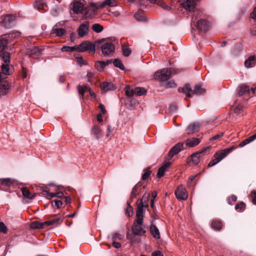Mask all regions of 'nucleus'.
<instances>
[{"label": "nucleus", "instance_id": "nucleus-13", "mask_svg": "<svg viewBox=\"0 0 256 256\" xmlns=\"http://www.w3.org/2000/svg\"><path fill=\"white\" fill-rule=\"evenodd\" d=\"M199 0H180V2L182 6L189 11H192L196 7V3Z\"/></svg>", "mask_w": 256, "mask_h": 256}, {"label": "nucleus", "instance_id": "nucleus-1", "mask_svg": "<svg viewBox=\"0 0 256 256\" xmlns=\"http://www.w3.org/2000/svg\"><path fill=\"white\" fill-rule=\"evenodd\" d=\"M150 194H144L142 198L137 202V208L136 210V218L143 220L144 216L146 209L148 206V202Z\"/></svg>", "mask_w": 256, "mask_h": 256}, {"label": "nucleus", "instance_id": "nucleus-8", "mask_svg": "<svg viewBox=\"0 0 256 256\" xmlns=\"http://www.w3.org/2000/svg\"><path fill=\"white\" fill-rule=\"evenodd\" d=\"M4 64L1 66V70L2 74L10 75L12 73V71L10 68V56L6 54L3 58H2Z\"/></svg>", "mask_w": 256, "mask_h": 256}, {"label": "nucleus", "instance_id": "nucleus-3", "mask_svg": "<svg viewBox=\"0 0 256 256\" xmlns=\"http://www.w3.org/2000/svg\"><path fill=\"white\" fill-rule=\"evenodd\" d=\"M143 220L136 218L132 227V232L134 234L137 236H143L146 231L143 228Z\"/></svg>", "mask_w": 256, "mask_h": 256}, {"label": "nucleus", "instance_id": "nucleus-2", "mask_svg": "<svg viewBox=\"0 0 256 256\" xmlns=\"http://www.w3.org/2000/svg\"><path fill=\"white\" fill-rule=\"evenodd\" d=\"M236 148L232 146L230 148H226L224 150H220L216 152L214 154V159L212 160L208 164V166L211 167L215 166L220 162L225 157H226L230 153L234 150Z\"/></svg>", "mask_w": 256, "mask_h": 256}, {"label": "nucleus", "instance_id": "nucleus-52", "mask_svg": "<svg viewBox=\"0 0 256 256\" xmlns=\"http://www.w3.org/2000/svg\"><path fill=\"white\" fill-rule=\"evenodd\" d=\"M152 171L150 170V168L146 169V172L142 176V179L143 180H146L151 174Z\"/></svg>", "mask_w": 256, "mask_h": 256}, {"label": "nucleus", "instance_id": "nucleus-33", "mask_svg": "<svg viewBox=\"0 0 256 256\" xmlns=\"http://www.w3.org/2000/svg\"><path fill=\"white\" fill-rule=\"evenodd\" d=\"M255 139H256V134H254V135L250 136L248 138L244 140L242 142H241L239 146L240 147H243V146H245L247 144H248L250 143V142H252Z\"/></svg>", "mask_w": 256, "mask_h": 256}, {"label": "nucleus", "instance_id": "nucleus-22", "mask_svg": "<svg viewBox=\"0 0 256 256\" xmlns=\"http://www.w3.org/2000/svg\"><path fill=\"white\" fill-rule=\"evenodd\" d=\"M21 191L23 196L28 200H32L36 196V193H30L29 190L28 189V188L26 187L22 188H21Z\"/></svg>", "mask_w": 256, "mask_h": 256}, {"label": "nucleus", "instance_id": "nucleus-62", "mask_svg": "<svg viewBox=\"0 0 256 256\" xmlns=\"http://www.w3.org/2000/svg\"><path fill=\"white\" fill-rule=\"evenodd\" d=\"M152 256H163V254L160 251L156 250L152 254Z\"/></svg>", "mask_w": 256, "mask_h": 256}, {"label": "nucleus", "instance_id": "nucleus-11", "mask_svg": "<svg viewBox=\"0 0 256 256\" xmlns=\"http://www.w3.org/2000/svg\"><path fill=\"white\" fill-rule=\"evenodd\" d=\"M106 6H117V4L115 0H105L101 3L92 4L90 6L93 8L94 9L98 10L99 8H102Z\"/></svg>", "mask_w": 256, "mask_h": 256}, {"label": "nucleus", "instance_id": "nucleus-64", "mask_svg": "<svg viewBox=\"0 0 256 256\" xmlns=\"http://www.w3.org/2000/svg\"><path fill=\"white\" fill-rule=\"evenodd\" d=\"M250 16L252 18L256 20V7L254 9V10L251 13Z\"/></svg>", "mask_w": 256, "mask_h": 256}, {"label": "nucleus", "instance_id": "nucleus-59", "mask_svg": "<svg viewBox=\"0 0 256 256\" xmlns=\"http://www.w3.org/2000/svg\"><path fill=\"white\" fill-rule=\"evenodd\" d=\"M224 134L223 132H219L218 134L214 136L211 138L210 140H216L218 138H220V137H222L223 136Z\"/></svg>", "mask_w": 256, "mask_h": 256}, {"label": "nucleus", "instance_id": "nucleus-19", "mask_svg": "<svg viewBox=\"0 0 256 256\" xmlns=\"http://www.w3.org/2000/svg\"><path fill=\"white\" fill-rule=\"evenodd\" d=\"M196 28L200 30H206L208 28V22L205 20H200L196 22Z\"/></svg>", "mask_w": 256, "mask_h": 256}, {"label": "nucleus", "instance_id": "nucleus-40", "mask_svg": "<svg viewBox=\"0 0 256 256\" xmlns=\"http://www.w3.org/2000/svg\"><path fill=\"white\" fill-rule=\"evenodd\" d=\"M114 65L117 68H120L122 70L124 69V66L122 63V62L119 59H114L113 62Z\"/></svg>", "mask_w": 256, "mask_h": 256}, {"label": "nucleus", "instance_id": "nucleus-39", "mask_svg": "<svg viewBox=\"0 0 256 256\" xmlns=\"http://www.w3.org/2000/svg\"><path fill=\"white\" fill-rule=\"evenodd\" d=\"M88 88H89L88 86H86L78 85V93L82 96H84V92L88 90Z\"/></svg>", "mask_w": 256, "mask_h": 256}, {"label": "nucleus", "instance_id": "nucleus-7", "mask_svg": "<svg viewBox=\"0 0 256 256\" xmlns=\"http://www.w3.org/2000/svg\"><path fill=\"white\" fill-rule=\"evenodd\" d=\"M95 46L89 42H84L76 47V50L78 52L88 51L90 53H94L95 52Z\"/></svg>", "mask_w": 256, "mask_h": 256}, {"label": "nucleus", "instance_id": "nucleus-14", "mask_svg": "<svg viewBox=\"0 0 256 256\" xmlns=\"http://www.w3.org/2000/svg\"><path fill=\"white\" fill-rule=\"evenodd\" d=\"M184 147L183 142H178L173 146L169 151L168 156L170 158H172L174 155L178 154L180 152Z\"/></svg>", "mask_w": 256, "mask_h": 256}, {"label": "nucleus", "instance_id": "nucleus-5", "mask_svg": "<svg viewBox=\"0 0 256 256\" xmlns=\"http://www.w3.org/2000/svg\"><path fill=\"white\" fill-rule=\"evenodd\" d=\"M86 2L84 0H74L72 4V10L75 14H82L85 10L87 13V8H84Z\"/></svg>", "mask_w": 256, "mask_h": 256}, {"label": "nucleus", "instance_id": "nucleus-25", "mask_svg": "<svg viewBox=\"0 0 256 256\" xmlns=\"http://www.w3.org/2000/svg\"><path fill=\"white\" fill-rule=\"evenodd\" d=\"M200 142V140L198 138H192L188 139L186 142V144L189 147H194L198 145Z\"/></svg>", "mask_w": 256, "mask_h": 256}, {"label": "nucleus", "instance_id": "nucleus-31", "mask_svg": "<svg viewBox=\"0 0 256 256\" xmlns=\"http://www.w3.org/2000/svg\"><path fill=\"white\" fill-rule=\"evenodd\" d=\"M255 139H256V134H254V135L250 136L248 138L244 140L242 142H241L239 146L240 147H243V146H245L247 144H248L250 143V142H252Z\"/></svg>", "mask_w": 256, "mask_h": 256}, {"label": "nucleus", "instance_id": "nucleus-12", "mask_svg": "<svg viewBox=\"0 0 256 256\" xmlns=\"http://www.w3.org/2000/svg\"><path fill=\"white\" fill-rule=\"evenodd\" d=\"M176 196L179 200H186L188 197L186 190L182 186H179L175 191Z\"/></svg>", "mask_w": 256, "mask_h": 256}, {"label": "nucleus", "instance_id": "nucleus-28", "mask_svg": "<svg viewBox=\"0 0 256 256\" xmlns=\"http://www.w3.org/2000/svg\"><path fill=\"white\" fill-rule=\"evenodd\" d=\"M150 232L153 237L156 239L160 238L159 230L155 225L152 224L150 226Z\"/></svg>", "mask_w": 256, "mask_h": 256}, {"label": "nucleus", "instance_id": "nucleus-15", "mask_svg": "<svg viewBox=\"0 0 256 256\" xmlns=\"http://www.w3.org/2000/svg\"><path fill=\"white\" fill-rule=\"evenodd\" d=\"M210 150V147H206L204 148L202 150L196 152L192 155V160L194 164L196 165L198 164L200 160V154H202L203 152H207Z\"/></svg>", "mask_w": 256, "mask_h": 256}, {"label": "nucleus", "instance_id": "nucleus-50", "mask_svg": "<svg viewBox=\"0 0 256 256\" xmlns=\"http://www.w3.org/2000/svg\"><path fill=\"white\" fill-rule=\"evenodd\" d=\"M245 204L244 202H240L235 206V209L238 211L240 212L245 208Z\"/></svg>", "mask_w": 256, "mask_h": 256}, {"label": "nucleus", "instance_id": "nucleus-36", "mask_svg": "<svg viewBox=\"0 0 256 256\" xmlns=\"http://www.w3.org/2000/svg\"><path fill=\"white\" fill-rule=\"evenodd\" d=\"M212 228L216 230H220L222 228V223L218 220L214 221L211 224Z\"/></svg>", "mask_w": 256, "mask_h": 256}, {"label": "nucleus", "instance_id": "nucleus-45", "mask_svg": "<svg viewBox=\"0 0 256 256\" xmlns=\"http://www.w3.org/2000/svg\"><path fill=\"white\" fill-rule=\"evenodd\" d=\"M126 94L128 96L131 97L134 94V90L131 89L129 86H126Z\"/></svg>", "mask_w": 256, "mask_h": 256}, {"label": "nucleus", "instance_id": "nucleus-26", "mask_svg": "<svg viewBox=\"0 0 256 256\" xmlns=\"http://www.w3.org/2000/svg\"><path fill=\"white\" fill-rule=\"evenodd\" d=\"M200 124L198 122L190 124L187 128V133L188 134H192L199 130Z\"/></svg>", "mask_w": 256, "mask_h": 256}, {"label": "nucleus", "instance_id": "nucleus-41", "mask_svg": "<svg viewBox=\"0 0 256 256\" xmlns=\"http://www.w3.org/2000/svg\"><path fill=\"white\" fill-rule=\"evenodd\" d=\"M122 51L124 56H128L131 54V50L128 46L124 45L122 46Z\"/></svg>", "mask_w": 256, "mask_h": 256}, {"label": "nucleus", "instance_id": "nucleus-46", "mask_svg": "<svg viewBox=\"0 0 256 256\" xmlns=\"http://www.w3.org/2000/svg\"><path fill=\"white\" fill-rule=\"evenodd\" d=\"M77 46H64L62 48V52H73L74 50H76Z\"/></svg>", "mask_w": 256, "mask_h": 256}, {"label": "nucleus", "instance_id": "nucleus-47", "mask_svg": "<svg viewBox=\"0 0 256 256\" xmlns=\"http://www.w3.org/2000/svg\"><path fill=\"white\" fill-rule=\"evenodd\" d=\"M44 226H46V224L44 222H34L32 224V228H44Z\"/></svg>", "mask_w": 256, "mask_h": 256}, {"label": "nucleus", "instance_id": "nucleus-21", "mask_svg": "<svg viewBox=\"0 0 256 256\" xmlns=\"http://www.w3.org/2000/svg\"><path fill=\"white\" fill-rule=\"evenodd\" d=\"M256 63V58L254 56H250L244 62V66L246 68L254 66Z\"/></svg>", "mask_w": 256, "mask_h": 256}, {"label": "nucleus", "instance_id": "nucleus-56", "mask_svg": "<svg viewBox=\"0 0 256 256\" xmlns=\"http://www.w3.org/2000/svg\"><path fill=\"white\" fill-rule=\"evenodd\" d=\"M231 200L234 202H236L237 200V197L234 195H232V196L230 198H227L228 203L230 205L232 204Z\"/></svg>", "mask_w": 256, "mask_h": 256}, {"label": "nucleus", "instance_id": "nucleus-18", "mask_svg": "<svg viewBox=\"0 0 256 256\" xmlns=\"http://www.w3.org/2000/svg\"><path fill=\"white\" fill-rule=\"evenodd\" d=\"M42 50L38 48V46H34L29 48L27 51V54L32 57H34L38 56L40 54Z\"/></svg>", "mask_w": 256, "mask_h": 256}, {"label": "nucleus", "instance_id": "nucleus-27", "mask_svg": "<svg viewBox=\"0 0 256 256\" xmlns=\"http://www.w3.org/2000/svg\"><path fill=\"white\" fill-rule=\"evenodd\" d=\"M63 218L61 216H58L54 218L45 222H44L46 226H49L50 225H56L61 224L62 222Z\"/></svg>", "mask_w": 256, "mask_h": 256}, {"label": "nucleus", "instance_id": "nucleus-55", "mask_svg": "<svg viewBox=\"0 0 256 256\" xmlns=\"http://www.w3.org/2000/svg\"><path fill=\"white\" fill-rule=\"evenodd\" d=\"M250 196L252 199V203L256 205V191L252 190L250 193Z\"/></svg>", "mask_w": 256, "mask_h": 256}, {"label": "nucleus", "instance_id": "nucleus-37", "mask_svg": "<svg viewBox=\"0 0 256 256\" xmlns=\"http://www.w3.org/2000/svg\"><path fill=\"white\" fill-rule=\"evenodd\" d=\"M134 94L137 96H142L146 94L145 88L140 87H137L134 89Z\"/></svg>", "mask_w": 256, "mask_h": 256}, {"label": "nucleus", "instance_id": "nucleus-32", "mask_svg": "<svg viewBox=\"0 0 256 256\" xmlns=\"http://www.w3.org/2000/svg\"><path fill=\"white\" fill-rule=\"evenodd\" d=\"M255 139H256V134H254V135L250 136L248 138L244 140L242 142H241L239 146L240 147H243V146H245L247 144H248L250 143V142H252Z\"/></svg>", "mask_w": 256, "mask_h": 256}, {"label": "nucleus", "instance_id": "nucleus-29", "mask_svg": "<svg viewBox=\"0 0 256 256\" xmlns=\"http://www.w3.org/2000/svg\"><path fill=\"white\" fill-rule=\"evenodd\" d=\"M134 18L138 22H144L146 21V17L143 15L142 12L140 10L134 15Z\"/></svg>", "mask_w": 256, "mask_h": 256}, {"label": "nucleus", "instance_id": "nucleus-17", "mask_svg": "<svg viewBox=\"0 0 256 256\" xmlns=\"http://www.w3.org/2000/svg\"><path fill=\"white\" fill-rule=\"evenodd\" d=\"M100 88L102 93L116 89L114 86L111 82H103L100 84Z\"/></svg>", "mask_w": 256, "mask_h": 256}, {"label": "nucleus", "instance_id": "nucleus-44", "mask_svg": "<svg viewBox=\"0 0 256 256\" xmlns=\"http://www.w3.org/2000/svg\"><path fill=\"white\" fill-rule=\"evenodd\" d=\"M1 184L6 186H10L13 184V180L10 178L1 180Z\"/></svg>", "mask_w": 256, "mask_h": 256}, {"label": "nucleus", "instance_id": "nucleus-20", "mask_svg": "<svg viewBox=\"0 0 256 256\" xmlns=\"http://www.w3.org/2000/svg\"><path fill=\"white\" fill-rule=\"evenodd\" d=\"M10 88V84L7 81L0 82V94L5 95Z\"/></svg>", "mask_w": 256, "mask_h": 256}, {"label": "nucleus", "instance_id": "nucleus-63", "mask_svg": "<svg viewBox=\"0 0 256 256\" xmlns=\"http://www.w3.org/2000/svg\"><path fill=\"white\" fill-rule=\"evenodd\" d=\"M99 106L102 112L101 114H104L106 112L104 106L103 104H100Z\"/></svg>", "mask_w": 256, "mask_h": 256}, {"label": "nucleus", "instance_id": "nucleus-38", "mask_svg": "<svg viewBox=\"0 0 256 256\" xmlns=\"http://www.w3.org/2000/svg\"><path fill=\"white\" fill-rule=\"evenodd\" d=\"M249 87L246 85H242L239 88L238 93L240 95H243L249 92Z\"/></svg>", "mask_w": 256, "mask_h": 256}, {"label": "nucleus", "instance_id": "nucleus-23", "mask_svg": "<svg viewBox=\"0 0 256 256\" xmlns=\"http://www.w3.org/2000/svg\"><path fill=\"white\" fill-rule=\"evenodd\" d=\"M171 163L170 162H166L158 170L156 176L158 178H160L164 176L166 169L169 167Z\"/></svg>", "mask_w": 256, "mask_h": 256}, {"label": "nucleus", "instance_id": "nucleus-61", "mask_svg": "<svg viewBox=\"0 0 256 256\" xmlns=\"http://www.w3.org/2000/svg\"><path fill=\"white\" fill-rule=\"evenodd\" d=\"M94 76V73L91 71H88L86 78L88 79V81L90 80V79L92 78Z\"/></svg>", "mask_w": 256, "mask_h": 256}, {"label": "nucleus", "instance_id": "nucleus-35", "mask_svg": "<svg viewBox=\"0 0 256 256\" xmlns=\"http://www.w3.org/2000/svg\"><path fill=\"white\" fill-rule=\"evenodd\" d=\"M108 62H97L96 64H95V67L96 68L100 70V71H101L102 70H103V69L104 68L108 65Z\"/></svg>", "mask_w": 256, "mask_h": 256}, {"label": "nucleus", "instance_id": "nucleus-57", "mask_svg": "<svg viewBox=\"0 0 256 256\" xmlns=\"http://www.w3.org/2000/svg\"><path fill=\"white\" fill-rule=\"evenodd\" d=\"M176 84H175L173 80H170V82H168L166 84V88H172V87H176Z\"/></svg>", "mask_w": 256, "mask_h": 256}, {"label": "nucleus", "instance_id": "nucleus-16", "mask_svg": "<svg viewBox=\"0 0 256 256\" xmlns=\"http://www.w3.org/2000/svg\"><path fill=\"white\" fill-rule=\"evenodd\" d=\"M88 22L85 21L80 26L78 31L80 36L82 37L88 34Z\"/></svg>", "mask_w": 256, "mask_h": 256}, {"label": "nucleus", "instance_id": "nucleus-24", "mask_svg": "<svg viewBox=\"0 0 256 256\" xmlns=\"http://www.w3.org/2000/svg\"><path fill=\"white\" fill-rule=\"evenodd\" d=\"M178 91L186 94L188 97H191L192 94V90L188 84L185 85L183 88H178Z\"/></svg>", "mask_w": 256, "mask_h": 256}, {"label": "nucleus", "instance_id": "nucleus-54", "mask_svg": "<svg viewBox=\"0 0 256 256\" xmlns=\"http://www.w3.org/2000/svg\"><path fill=\"white\" fill-rule=\"evenodd\" d=\"M7 228L3 222H0V232L6 234L7 232Z\"/></svg>", "mask_w": 256, "mask_h": 256}, {"label": "nucleus", "instance_id": "nucleus-10", "mask_svg": "<svg viewBox=\"0 0 256 256\" xmlns=\"http://www.w3.org/2000/svg\"><path fill=\"white\" fill-rule=\"evenodd\" d=\"M16 18V16L14 14L6 15L3 18L2 24L3 26L9 28L14 25Z\"/></svg>", "mask_w": 256, "mask_h": 256}, {"label": "nucleus", "instance_id": "nucleus-42", "mask_svg": "<svg viewBox=\"0 0 256 256\" xmlns=\"http://www.w3.org/2000/svg\"><path fill=\"white\" fill-rule=\"evenodd\" d=\"M204 92V90L202 88L201 86L196 85L194 87V91H192V94H200Z\"/></svg>", "mask_w": 256, "mask_h": 256}, {"label": "nucleus", "instance_id": "nucleus-51", "mask_svg": "<svg viewBox=\"0 0 256 256\" xmlns=\"http://www.w3.org/2000/svg\"><path fill=\"white\" fill-rule=\"evenodd\" d=\"M52 205L53 206H55L58 208H60L62 206V202L60 200H54L52 202Z\"/></svg>", "mask_w": 256, "mask_h": 256}, {"label": "nucleus", "instance_id": "nucleus-4", "mask_svg": "<svg viewBox=\"0 0 256 256\" xmlns=\"http://www.w3.org/2000/svg\"><path fill=\"white\" fill-rule=\"evenodd\" d=\"M172 72L166 68L157 71L154 74L155 79L161 82L168 80L170 77Z\"/></svg>", "mask_w": 256, "mask_h": 256}, {"label": "nucleus", "instance_id": "nucleus-49", "mask_svg": "<svg viewBox=\"0 0 256 256\" xmlns=\"http://www.w3.org/2000/svg\"><path fill=\"white\" fill-rule=\"evenodd\" d=\"M126 212L128 216L130 217V216H132V215L133 208H132V206L130 205V203H128V206L126 207Z\"/></svg>", "mask_w": 256, "mask_h": 256}, {"label": "nucleus", "instance_id": "nucleus-43", "mask_svg": "<svg viewBox=\"0 0 256 256\" xmlns=\"http://www.w3.org/2000/svg\"><path fill=\"white\" fill-rule=\"evenodd\" d=\"M92 29L96 32L99 33L103 30V27L98 24H94L92 26Z\"/></svg>", "mask_w": 256, "mask_h": 256}, {"label": "nucleus", "instance_id": "nucleus-60", "mask_svg": "<svg viewBox=\"0 0 256 256\" xmlns=\"http://www.w3.org/2000/svg\"><path fill=\"white\" fill-rule=\"evenodd\" d=\"M160 6H162L164 10H169L170 9V7L166 5V4L162 0V3L160 2V4H158Z\"/></svg>", "mask_w": 256, "mask_h": 256}, {"label": "nucleus", "instance_id": "nucleus-48", "mask_svg": "<svg viewBox=\"0 0 256 256\" xmlns=\"http://www.w3.org/2000/svg\"><path fill=\"white\" fill-rule=\"evenodd\" d=\"M112 236L114 240H121L124 237V234H120L118 232H115L112 234Z\"/></svg>", "mask_w": 256, "mask_h": 256}, {"label": "nucleus", "instance_id": "nucleus-6", "mask_svg": "<svg viewBox=\"0 0 256 256\" xmlns=\"http://www.w3.org/2000/svg\"><path fill=\"white\" fill-rule=\"evenodd\" d=\"M101 48L102 54L104 56H108L114 52L115 46L112 43L106 42L102 44Z\"/></svg>", "mask_w": 256, "mask_h": 256}, {"label": "nucleus", "instance_id": "nucleus-53", "mask_svg": "<svg viewBox=\"0 0 256 256\" xmlns=\"http://www.w3.org/2000/svg\"><path fill=\"white\" fill-rule=\"evenodd\" d=\"M137 195V190L136 186H135L132 189L130 194V198L132 200H133L134 198L136 197Z\"/></svg>", "mask_w": 256, "mask_h": 256}, {"label": "nucleus", "instance_id": "nucleus-9", "mask_svg": "<svg viewBox=\"0 0 256 256\" xmlns=\"http://www.w3.org/2000/svg\"><path fill=\"white\" fill-rule=\"evenodd\" d=\"M8 40L6 36L0 37V56L2 58H3L6 54L10 56V54L6 52L8 48Z\"/></svg>", "mask_w": 256, "mask_h": 256}, {"label": "nucleus", "instance_id": "nucleus-58", "mask_svg": "<svg viewBox=\"0 0 256 256\" xmlns=\"http://www.w3.org/2000/svg\"><path fill=\"white\" fill-rule=\"evenodd\" d=\"M112 130H113L111 126L110 125L108 126L106 132V136L108 137L109 136H110L112 134Z\"/></svg>", "mask_w": 256, "mask_h": 256}, {"label": "nucleus", "instance_id": "nucleus-30", "mask_svg": "<svg viewBox=\"0 0 256 256\" xmlns=\"http://www.w3.org/2000/svg\"><path fill=\"white\" fill-rule=\"evenodd\" d=\"M56 26H55L52 30V34H56L59 37L62 36L66 34V30L64 28H56Z\"/></svg>", "mask_w": 256, "mask_h": 256}, {"label": "nucleus", "instance_id": "nucleus-34", "mask_svg": "<svg viewBox=\"0 0 256 256\" xmlns=\"http://www.w3.org/2000/svg\"><path fill=\"white\" fill-rule=\"evenodd\" d=\"M93 133L96 139H99L102 137V132L101 129L98 126H95L93 128Z\"/></svg>", "mask_w": 256, "mask_h": 256}]
</instances>
